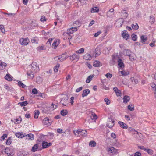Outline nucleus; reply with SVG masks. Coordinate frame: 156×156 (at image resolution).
I'll return each instance as SVG.
<instances>
[{"label":"nucleus","instance_id":"obj_11","mask_svg":"<svg viewBox=\"0 0 156 156\" xmlns=\"http://www.w3.org/2000/svg\"><path fill=\"white\" fill-rule=\"evenodd\" d=\"M129 74V72L127 71H121L119 72V75L122 76H124L128 75Z\"/></svg>","mask_w":156,"mask_h":156},{"label":"nucleus","instance_id":"obj_36","mask_svg":"<svg viewBox=\"0 0 156 156\" xmlns=\"http://www.w3.org/2000/svg\"><path fill=\"white\" fill-rule=\"evenodd\" d=\"M38 148V145L37 144H35L32 147L31 151L33 152H34L36 151Z\"/></svg>","mask_w":156,"mask_h":156},{"label":"nucleus","instance_id":"obj_1","mask_svg":"<svg viewBox=\"0 0 156 156\" xmlns=\"http://www.w3.org/2000/svg\"><path fill=\"white\" fill-rule=\"evenodd\" d=\"M27 73L30 78L32 79L34 77V74L39 70V68L36 63H33L31 65L29 66Z\"/></svg>","mask_w":156,"mask_h":156},{"label":"nucleus","instance_id":"obj_43","mask_svg":"<svg viewBox=\"0 0 156 156\" xmlns=\"http://www.w3.org/2000/svg\"><path fill=\"white\" fill-rule=\"evenodd\" d=\"M96 145V142L94 141H91L89 142V145L90 146L92 147H95V146Z\"/></svg>","mask_w":156,"mask_h":156},{"label":"nucleus","instance_id":"obj_47","mask_svg":"<svg viewBox=\"0 0 156 156\" xmlns=\"http://www.w3.org/2000/svg\"><path fill=\"white\" fill-rule=\"evenodd\" d=\"M67 111L66 110H63L61 111V115L63 116H65L67 113Z\"/></svg>","mask_w":156,"mask_h":156},{"label":"nucleus","instance_id":"obj_44","mask_svg":"<svg viewBox=\"0 0 156 156\" xmlns=\"http://www.w3.org/2000/svg\"><path fill=\"white\" fill-rule=\"evenodd\" d=\"M60 65L59 64H57L55 66L54 68V70L55 72H57L58 69V68L59 67Z\"/></svg>","mask_w":156,"mask_h":156},{"label":"nucleus","instance_id":"obj_52","mask_svg":"<svg viewBox=\"0 0 156 156\" xmlns=\"http://www.w3.org/2000/svg\"><path fill=\"white\" fill-rule=\"evenodd\" d=\"M155 21L154 18L153 16H150V21L151 24L153 23Z\"/></svg>","mask_w":156,"mask_h":156},{"label":"nucleus","instance_id":"obj_17","mask_svg":"<svg viewBox=\"0 0 156 156\" xmlns=\"http://www.w3.org/2000/svg\"><path fill=\"white\" fill-rule=\"evenodd\" d=\"M123 54L125 55L129 56L131 54V52L129 49H125L123 51Z\"/></svg>","mask_w":156,"mask_h":156},{"label":"nucleus","instance_id":"obj_21","mask_svg":"<svg viewBox=\"0 0 156 156\" xmlns=\"http://www.w3.org/2000/svg\"><path fill=\"white\" fill-rule=\"evenodd\" d=\"M101 66V63L100 61L97 60L94 61L93 64V66L96 67H100Z\"/></svg>","mask_w":156,"mask_h":156},{"label":"nucleus","instance_id":"obj_15","mask_svg":"<svg viewBox=\"0 0 156 156\" xmlns=\"http://www.w3.org/2000/svg\"><path fill=\"white\" fill-rule=\"evenodd\" d=\"M113 90L115 91V93L116 94V95L117 96L119 97H120L121 96V91L116 87H114L113 89Z\"/></svg>","mask_w":156,"mask_h":156},{"label":"nucleus","instance_id":"obj_23","mask_svg":"<svg viewBox=\"0 0 156 156\" xmlns=\"http://www.w3.org/2000/svg\"><path fill=\"white\" fill-rule=\"evenodd\" d=\"M90 92V90L89 89H85L84 90L82 94V97H84L87 96Z\"/></svg>","mask_w":156,"mask_h":156},{"label":"nucleus","instance_id":"obj_63","mask_svg":"<svg viewBox=\"0 0 156 156\" xmlns=\"http://www.w3.org/2000/svg\"><path fill=\"white\" fill-rule=\"evenodd\" d=\"M138 148L140 149L143 150L145 151L146 150H147V149L145 148L143 146H138Z\"/></svg>","mask_w":156,"mask_h":156},{"label":"nucleus","instance_id":"obj_22","mask_svg":"<svg viewBox=\"0 0 156 156\" xmlns=\"http://www.w3.org/2000/svg\"><path fill=\"white\" fill-rule=\"evenodd\" d=\"M122 36L123 38L126 40H127L129 37V35L126 32V31L125 32H123L122 34Z\"/></svg>","mask_w":156,"mask_h":156},{"label":"nucleus","instance_id":"obj_35","mask_svg":"<svg viewBox=\"0 0 156 156\" xmlns=\"http://www.w3.org/2000/svg\"><path fill=\"white\" fill-rule=\"evenodd\" d=\"M40 112L39 111L37 110L34 112V118L37 119L38 118Z\"/></svg>","mask_w":156,"mask_h":156},{"label":"nucleus","instance_id":"obj_28","mask_svg":"<svg viewBox=\"0 0 156 156\" xmlns=\"http://www.w3.org/2000/svg\"><path fill=\"white\" fill-rule=\"evenodd\" d=\"M25 134L24 135H23L20 132L16 133V137L21 138H22L25 137Z\"/></svg>","mask_w":156,"mask_h":156},{"label":"nucleus","instance_id":"obj_20","mask_svg":"<svg viewBox=\"0 0 156 156\" xmlns=\"http://www.w3.org/2000/svg\"><path fill=\"white\" fill-rule=\"evenodd\" d=\"M140 42L143 44H144L145 42L147 40V38L146 36L142 35L140 37Z\"/></svg>","mask_w":156,"mask_h":156},{"label":"nucleus","instance_id":"obj_33","mask_svg":"<svg viewBox=\"0 0 156 156\" xmlns=\"http://www.w3.org/2000/svg\"><path fill=\"white\" fill-rule=\"evenodd\" d=\"M130 80L133 83H134L135 84H137L138 82V80L137 79H135L133 77H131L130 78Z\"/></svg>","mask_w":156,"mask_h":156},{"label":"nucleus","instance_id":"obj_9","mask_svg":"<svg viewBox=\"0 0 156 156\" xmlns=\"http://www.w3.org/2000/svg\"><path fill=\"white\" fill-rule=\"evenodd\" d=\"M108 153L112 154V155H113L116 153V150L113 147H112L108 149Z\"/></svg>","mask_w":156,"mask_h":156},{"label":"nucleus","instance_id":"obj_4","mask_svg":"<svg viewBox=\"0 0 156 156\" xmlns=\"http://www.w3.org/2000/svg\"><path fill=\"white\" fill-rule=\"evenodd\" d=\"M20 42L21 44L23 45H27L29 42V40L28 38H22L20 39Z\"/></svg>","mask_w":156,"mask_h":156},{"label":"nucleus","instance_id":"obj_2","mask_svg":"<svg viewBox=\"0 0 156 156\" xmlns=\"http://www.w3.org/2000/svg\"><path fill=\"white\" fill-rule=\"evenodd\" d=\"M68 56L66 54H63L59 56L58 57H56L54 59H57L58 62H62L66 60Z\"/></svg>","mask_w":156,"mask_h":156},{"label":"nucleus","instance_id":"obj_53","mask_svg":"<svg viewBox=\"0 0 156 156\" xmlns=\"http://www.w3.org/2000/svg\"><path fill=\"white\" fill-rule=\"evenodd\" d=\"M134 55L132 54L129 56V58L131 61H133L134 60Z\"/></svg>","mask_w":156,"mask_h":156},{"label":"nucleus","instance_id":"obj_31","mask_svg":"<svg viewBox=\"0 0 156 156\" xmlns=\"http://www.w3.org/2000/svg\"><path fill=\"white\" fill-rule=\"evenodd\" d=\"M5 152L6 153L8 156H12V153H11V151L9 148H6L5 149Z\"/></svg>","mask_w":156,"mask_h":156},{"label":"nucleus","instance_id":"obj_62","mask_svg":"<svg viewBox=\"0 0 156 156\" xmlns=\"http://www.w3.org/2000/svg\"><path fill=\"white\" fill-rule=\"evenodd\" d=\"M51 108H52L53 110L57 108V106L53 103L52 104V105L51 106Z\"/></svg>","mask_w":156,"mask_h":156},{"label":"nucleus","instance_id":"obj_55","mask_svg":"<svg viewBox=\"0 0 156 156\" xmlns=\"http://www.w3.org/2000/svg\"><path fill=\"white\" fill-rule=\"evenodd\" d=\"M79 2H80L82 5L86 4L87 0H78Z\"/></svg>","mask_w":156,"mask_h":156},{"label":"nucleus","instance_id":"obj_16","mask_svg":"<svg viewBox=\"0 0 156 156\" xmlns=\"http://www.w3.org/2000/svg\"><path fill=\"white\" fill-rule=\"evenodd\" d=\"M51 144V143H48L44 141H43L42 143V146L43 148H45L48 147Z\"/></svg>","mask_w":156,"mask_h":156},{"label":"nucleus","instance_id":"obj_18","mask_svg":"<svg viewBox=\"0 0 156 156\" xmlns=\"http://www.w3.org/2000/svg\"><path fill=\"white\" fill-rule=\"evenodd\" d=\"M124 20L123 18H119L116 21V23L118 24V26L121 27L123 24Z\"/></svg>","mask_w":156,"mask_h":156},{"label":"nucleus","instance_id":"obj_64","mask_svg":"<svg viewBox=\"0 0 156 156\" xmlns=\"http://www.w3.org/2000/svg\"><path fill=\"white\" fill-rule=\"evenodd\" d=\"M141 154L139 152H137L134 154V156H141Z\"/></svg>","mask_w":156,"mask_h":156},{"label":"nucleus","instance_id":"obj_58","mask_svg":"<svg viewBox=\"0 0 156 156\" xmlns=\"http://www.w3.org/2000/svg\"><path fill=\"white\" fill-rule=\"evenodd\" d=\"M0 29L2 33H4L5 32V31L3 25H0Z\"/></svg>","mask_w":156,"mask_h":156},{"label":"nucleus","instance_id":"obj_3","mask_svg":"<svg viewBox=\"0 0 156 156\" xmlns=\"http://www.w3.org/2000/svg\"><path fill=\"white\" fill-rule=\"evenodd\" d=\"M70 59L74 62H77L79 58V55L76 53L73 54L70 56Z\"/></svg>","mask_w":156,"mask_h":156},{"label":"nucleus","instance_id":"obj_13","mask_svg":"<svg viewBox=\"0 0 156 156\" xmlns=\"http://www.w3.org/2000/svg\"><path fill=\"white\" fill-rule=\"evenodd\" d=\"M118 124L119 125L120 127L124 129H126L128 128L127 125L123 122L119 121L118 122Z\"/></svg>","mask_w":156,"mask_h":156},{"label":"nucleus","instance_id":"obj_19","mask_svg":"<svg viewBox=\"0 0 156 156\" xmlns=\"http://www.w3.org/2000/svg\"><path fill=\"white\" fill-rule=\"evenodd\" d=\"M60 103L63 106H66L68 103V99L66 98L62 99Z\"/></svg>","mask_w":156,"mask_h":156},{"label":"nucleus","instance_id":"obj_40","mask_svg":"<svg viewBox=\"0 0 156 156\" xmlns=\"http://www.w3.org/2000/svg\"><path fill=\"white\" fill-rule=\"evenodd\" d=\"M132 27L133 29L135 30H137L139 27L137 24L136 23H135V24H132Z\"/></svg>","mask_w":156,"mask_h":156},{"label":"nucleus","instance_id":"obj_24","mask_svg":"<svg viewBox=\"0 0 156 156\" xmlns=\"http://www.w3.org/2000/svg\"><path fill=\"white\" fill-rule=\"evenodd\" d=\"M95 57L98 56L101 53L100 48L98 47L96 48L95 50Z\"/></svg>","mask_w":156,"mask_h":156},{"label":"nucleus","instance_id":"obj_54","mask_svg":"<svg viewBox=\"0 0 156 156\" xmlns=\"http://www.w3.org/2000/svg\"><path fill=\"white\" fill-rule=\"evenodd\" d=\"M145 151L147 152L150 155H151L153 153V151L151 149H147Z\"/></svg>","mask_w":156,"mask_h":156},{"label":"nucleus","instance_id":"obj_50","mask_svg":"<svg viewBox=\"0 0 156 156\" xmlns=\"http://www.w3.org/2000/svg\"><path fill=\"white\" fill-rule=\"evenodd\" d=\"M110 48H108L107 47L105 48L103 51V52L104 53H105V54H108L109 53V51L110 50Z\"/></svg>","mask_w":156,"mask_h":156},{"label":"nucleus","instance_id":"obj_12","mask_svg":"<svg viewBox=\"0 0 156 156\" xmlns=\"http://www.w3.org/2000/svg\"><path fill=\"white\" fill-rule=\"evenodd\" d=\"M121 15L122 16V18L125 19L128 16V14L127 13L125 10H123L121 12Z\"/></svg>","mask_w":156,"mask_h":156},{"label":"nucleus","instance_id":"obj_59","mask_svg":"<svg viewBox=\"0 0 156 156\" xmlns=\"http://www.w3.org/2000/svg\"><path fill=\"white\" fill-rule=\"evenodd\" d=\"M32 92L34 94H36L37 93V90L36 88L33 89L32 90Z\"/></svg>","mask_w":156,"mask_h":156},{"label":"nucleus","instance_id":"obj_46","mask_svg":"<svg viewBox=\"0 0 156 156\" xmlns=\"http://www.w3.org/2000/svg\"><path fill=\"white\" fill-rule=\"evenodd\" d=\"M128 109L130 111L134 110V106L132 105H129L128 106Z\"/></svg>","mask_w":156,"mask_h":156},{"label":"nucleus","instance_id":"obj_57","mask_svg":"<svg viewBox=\"0 0 156 156\" xmlns=\"http://www.w3.org/2000/svg\"><path fill=\"white\" fill-rule=\"evenodd\" d=\"M104 101L106 103V104L107 105H109L110 103V100L108 98H105L104 99Z\"/></svg>","mask_w":156,"mask_h":156},{"label":"nucleus","instance_id":"obj_29","mask_svg":"<svg viewBox=\"0 0 156 156\" xmlns=\"http://www.w3.org/2000/svg\"><path fill=\"white\" fill-rule=\"evenodd\" d=\"M25 136H27L28 139L30 140H33L34 139V135L31 133H30L27 135H25Z\"/></svg>","mask_w":156,"mask_h":156},{"label":"nucleus","instance_id":"obj_7","mask_svg":"<svg viewBox=\"0 0 156 156\" xmlns=\"http://www.w3.org/2000/svg\"><path fill=\"white\" fill-rule=\"evenodd\" d=\"M51 121L47 117L45 118L43 121V124L44 125H46L48 126L51 124Z\"/></svg>","mask_w":156,"mask_h":156},{"label":"nucleus","instance_id":"obj_49","mask_svg":"<svg viewBox=\"0 0 156 156\" xmlns=\"http://www.w3.org/2000/svg\"><path fill=\"white\" fill-rule=\"evenodd\" d=\"M132 39L134 41H136L137 39V35L134 34H133L132 35Z\"/></svg>","mask_w":156,"mask_h":156},{"label":"nucleus","instance_id":"obj_60","mask_svg":"<svg viewBox=\"0 0 156 156\" xmlns=\"http://www.w3.org/2000/svg\"><path fill=\"white\" fill-rule=\"evenodd\" d=\"M105 76L108 78H111L112 76V74L110 73H107L106 74Z\"/></svg>","mask_w":156,"mask_h":156},{"label":"nucleus","instance_id":"obj_34","mask_svg":"<svg viewBox=\"0 0 156 156\" xmlns=\"http://www.w3.org/2000/svg\"><path fill=\"white\" fill-rule=\"evenodd\" d=\"M93 76L92 75H90L88 76L86 80V82L87 83H89L90 81L92 80Z\"/></svg>","mask_w":156,"mask_h":156},{"label":"nucleus","instance_id":"obj_32","mask_svg":"<svg viewBox=\"0 0 156 156\" xmlns=\"http://www.w3.org/2000/svg\"><path fill=\"white\" fill-rule=\"evenodd\" d=\"M87 134V132L86 130H80V135L84 136H86Z\"/></svg>","mask_w":156,"mask_h":156},{"label":"nucleus","instance_id":"obj_26","mask_svg":"<svg viewBox=\"0 0 156 156\" xmlns=\"http://www.w3.org/2000/svg\"><path fill=\"white\" fill-rule=\"evenodd\" d=\"M117 62H118V65L120 67L122 68L124 67V64L122 62V61L121 59H118L117 60Z\"/></svg>","mask_w":156,"mask_h":156},{"label":"nucleus","instance_id":"obj_48","mask_svg":"<svg viewBox=\"0 0 156 156\" xmlns=\"http://www.w3.org/2000/svg\"><path fill=\"white\" fill-rule=\"evenodd\" d=\"M18 85L20 87H21L22 88H25L26 87V85H25L21 81H19L18 82Z\"/></svg>","mask_w":156,"mask_h":156},{"label":"nucleus","instance_id":"obj_39","mask_svg":"<svg viewBox=\"0 0 156 156\" xmlns=\"http://www.w3.org/2000/svg\"><path fill=\"white\" fill-rule=\"evenodd\" d=\"M91 115L90 116L92 120H96L97 119V115L94 113H91Z\"/></svg>","mask_w":156,"mask_h":156},{"label":"nucleus","instance_id":"obj_45","mask_svg":"<svg viewBox=\"0 0 156 156\" xmlns=\"http://www.w3.org/2000/svg\"><path fill=\"white\" fill-rule=\"evenodd\" d=\"M12 139L11 137H9L8 138L6 141V144L7 145H9L11 143Z\"/></svg>","mask_w":156,"mask_h":156},{"label":"nucleus","instance_id":"obj_14","mask_svg":"<svg viewBox=\"0 0 156 156\" xmlns=\"http://www.w3.org/2000/svg\"><path fill=\"white\" fill-rule=\"evenodd\" d=\"M92 57L90 54L86 53L83 56V58L86 60H90L92 59Z\"/></svg>","mask_w":156,"mask_h":156},{"label":"nucleus","instance_id":"obj_6","mask_svg":"<svg viewBox=\"0 0 156 156\" xmlns=\"http://www.w3.org/2000/svg\"><path fill=\"white\" fill-rule=\"evenodd\" d=\"M59 43L60 40L58 39H55L52 44V48L54 49L56 48Z\"/></svg>","mask_w":156,"mask_h":156},{"label":"nucleus","instance_id":"obj_51","mask_svg":"<svg viewBox=\"0 0 156 156\" xmlns=\"http://www.w3.org/2000/svg\"><path fill=\"white\" fill-rule=\"evenodd\" d=\"M31 41L33 43L37 44L38 42V39L37 37H34L32 39Z\"/></svg>","mask_w":156,"mask_h":156},{"label":"nucleus","instance_id":"obj_37","mask_svg":"<svg viewBox=\"0 0 156 156\" xmlns=\"http://www.w3.org/2000/svg\"><path fill=\"white\" fill-rule=\"evenodd\" d=\"M84 49L83 48H81L76 51V53L77 54H82L84 52Z\"/></svg>","mask_w":156,"mask_h":156},{"label":"nucleus","instance_id":"obj_41","mask_svg":"<svg viewBox=\"0 0 156 156\" xmlns=\"http://www.w3.org/2000/svg\"><path fill=\"white\" fill-rule=\"evenodd\" d=\"M6 66V64L5 63L0 62V68L2 69H4Z\"/></svg>","mask_w":156,"mask_h":156},{"label":"nucleus","instance_id":"obj_38","mask_svg":"<svg viewBox=\"0 0 156 156\" xmlns=\"http://www.w3.org/2000/svg\"><path fill=\"white\" fill-rule=\"evenodd\" d=\"M28 104V102L27 101H24L22 102H19L18 104L19 105H20L21 106H25Z\"/></svg>","mask_w":156,"mask_h":156},{"label":"nucleus","instance_id":"obj_10","mask_svg":"<svg viewBox=\"0 0 156 156\" xmlns=\"http://www.w3.org/2000/svg\"><path fill=\"white\" fill-rule=\"evenodd\" d=\"M116 57H115L114 55L112 56V58L109 62V64L111 66L114 65L116 63V60H117Z\"/></svg>","mask_w":156,"mask_h":156},{"label":"nucleus","instance_id":"obj_25","mask_svg":"<svg viewBox=\"0 0 156 156\" xmlns=\"http://www.w3.org/2000/svg\"><path fill=\"white\" fill-rule=\"evenodd\" d=\"M5 78L6 80L9 81H12L13 78L9 74H6Z\"/></svg>","mask_w":156,"mask_h":156},{"label":"nucleus","instance_id":"obj_8","mask_svg":"<svg viewBox=\"0 0 156 156\" xmlns=\"http://www.w3.org/2000/svg\"><path fill=\"white\" fill-rule=\"evenodd\" d=\"M77 29L76 27H72L67 29V34H72L74 32L77 31Z\"/></svg>","mask_w":156,"mask_h":156},{"label":"nucleus","instance_id":"obj_42","mask_svg":"<svg viewBox=\"0 0 156 156\" xmlns=\"http://www.w3.org/2000/svg\"><path fill=\"white\" fill-rule=\"evenodd\" d=\"M134 131H133L132 132V134L133 135L134 134H136H136L139 136H142V134L141 133H139L137 131H136L135 129H134Z\"/></svg>","mask_w":156,"mask_h":156},{"label":"nucleus","instance_id":"obj_61","mask_svg":"<svg viewBox=\"0 0 156 156\" xmlns=\"http://www.w3.org/2000/svg\"><path fill=\"white\" fill-rule=\"evenodd\" d=\"M40 20L41 22H43L45 21H46V20L44 16H42Z\"/></svg>","mask_w":156,"mask_h":156},{"label":"nucleus","instance_id":"obj_30","mask_svg":"<svg viewBox=\"0 0 156 156\" xmlns=\"http://www.w3.org/2000/svg\"><path fill=\"white\" fill-rule=\"evenodd\" d=\"M123 102L127 103L129 102L130 99V97L129 96L125 95L123 98Z\"/></svg>","mask_w":156,"mask_h":156},{"label":"nucleus","instance_id":"obj_27","mask_svg":"<svg viewBox=\"0 0 156 156\" xmlns=\"http://www.w3.org/2000/svg\"><path fill=\"white\" fill-rule=\"evenodd\" d=\"M99 11V9L97 7H94L92 8L91 9V13L98 12Z\"/></svg>","mask_w":156,"mask_h":156},{"label":"nucleus","instance_id":"obj_5","mask_svg":"<svg viewBox=\"0 0 156 156\" xmlns=\"http://www.w3.org/2000/svg\"><path fill=\"white\" fill-rule=\"evenodd\" d=\"M114 125V121L113 119L109 118L107 124V126L108 128H111Z\"/></svg>","mask_w":156,"mask_h":156},{"label":"nucleus","instance_id":"obj_56","mask_svg":"<svg viewBox=\"0 0 156 156\" xmlns=\"http://www.w3.org/2000/svg\"><path fill=\"white\" fill-rule=\"evenodd\" d=\"M74 133L75 135L78 136L79 135H80V130H77L76 131H74Z\"/></svg>","mask_w":156,"mask_h":156}]
</instances>
